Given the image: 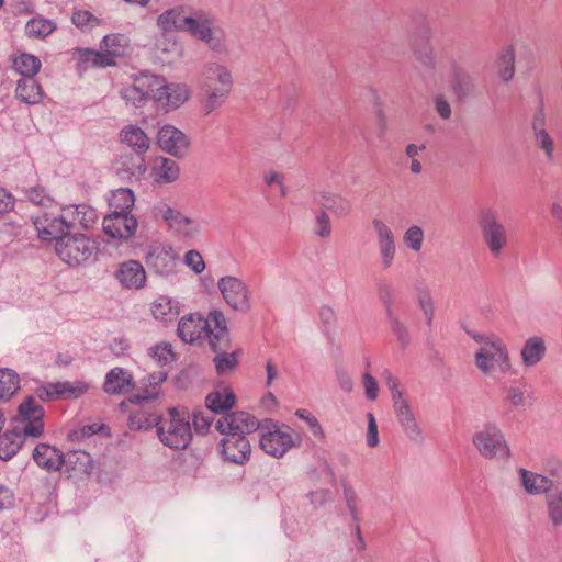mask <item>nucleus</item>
Listing matches in <instances>:
<instances>
[{"label": "nucleus", "instance_id": "f257e3e1", "mask_svg": "<svg viewBox=\"0 0 562 562\" xmlns=\"http://www.w3.org/2000/svg\"><path fill=\"white\" fill-rule=\"evenodd\" d=\"M201 93V109L205 116L218 110L234 90L235 79L232 68L220 60H207L195 77Z\"/></svg>", "mask_w": 562, "mask_h": 562}, {"label": "nucleus", "instance_id": "f03ea898", "mask_svg": "<svg viewBox=\"0 0 562 562\" xmlns=\"http://www.w3.org/2000/svg\"><path fill=\"white\" fill-rule=\"evenodd\" d=\"M476 345L473 353L475 369L485 378L496 380L513 370L510 351L506 341L495 333H470Z\"/></svg>", "mask_w": 562, "mask_h": 562}, {"label": "nucleus", "instance_id": "7ed1b4c3", "mask_svg": "<svg viewBox=\"0 0 562 562\" xmlns=\"http://www.w3.org/2000/svg\"><path fill=\"white\" fill-rule=\"evenodd\" d=\"M44 409L33 397H27L18 409L14 430L0 436V459L9 460L20 450L23 437H40L44 431Z\"/></svg>", "mask_w": 562, "mask_h": 562}, {"label": "nucleus", "instance_id": "20e7f679", "mask_svg": "<svg viewBox=\"0 0 562 562\" xmlns=\"http://www.w3.org/2000/svg\"><path fill=\"white\" fill-rule=\"evenodd\" d=\"M210 321L214 324V329H211L209 319L199 313L182 316L177 328L179 338L186 344H194L207 338L212 349L216 350L221 340L226 339V321L224 315L217 311L210 313Z\"/></svg>", "mask_w": 562, "mask_h": 562}, {"label": "nucleus", "instance_id": "39448f33", "mask_svg": "<svg viewBox=\"0 0 562 562\" xmlns=\"http://www.w3.org/2000/svg\"><path fill=\"white\" fill-rule=\"evenodd\" d=\"M33 459L40 468L47 471H57L65 465L67 471L88 473L92 468L90 454L86 451L76 450L63 454L57 448L46 443L36 446Z\"/></svg>", "mask_w": 562, "mask_h": 562}, {"label": "nucleus", "instance_id": "423d86ee", "mask_svg": "<svg viewBox=\"0 0 562 562\" xmlns=\"http://www.w3.org/2000/svg\"><path fill=\"white\" fill-rule=\"evenodd\" d=\"M157 435L162 445L176 450L186 449L192 438L189 413L170 408L166 416L160 417Z\"/></svg>", "mask_w": 562, "mask_h": 562}, {"label": "nucleus", "instance_id": "0eeeda50", "mask_svg": "<svg viewBox=\"0 0 562 562\" xmlns=\"http://www.w3.org/2000/svg\"><path fill=\"white\" fill-rule=\"evenodd\" d=\"M302 435L286 424L270 422L261 427L260 448L273 458H282L302 445Z\"/></svg>", "mask_w": 562, "mask_h": 562}, {"label": "nucleus", "instance_id": "6e6552de", "mask_svg": "<svg viewBox=\"0 0 562 562\" xmlns=\"http://www.w3.org/2000/svg\"><path fill=\"white\" fill-rule=\"evenodd\" d=\"M471 442L476 452L484 460H508L510 447L504 431L495 423L484 424L476 429L471 437Z\"/></svg>", "mask_w": 562, "mask_h": 562}, {"label": "nucleus", "instance_id": "1a4fd4ad", "mask_svg": "<svg viewBox=\"0 0 562 562\" xmlns=\"http://www.w3.org/2000/svg\"><path fill=\"white\" fill-rule=\"evenodd\" d=\"M151 213L156 221L162 223L171 234L181 239H194L201 233L202 227L196 218L182 213L165 200L156 202Z\"/></svg>", "mask_w": 562, "mask_h": 562}, {"label": "nucleus", "instance_id": "9d476101", "mask_svg": "<svg viewBox=\"0 0 562 562\" xmlns=\"http://www.w3.org/2000/svg\"><path fill=\"white\" fill-rule=\"evenodd\" d=\"M192 97L191 88L184 82H168L165 77L153 75L151 101L165 112L175 111Z\"/></svg>", "mask_w": 562, "mask_h": 562}, {"label": "nucleus", "instance_id": "9b49d317", "mask_svg": "<svg viewBox=\"0 0 562 562\" xmlns=\"http://www.w3.org/2000/svg\"><path fill=\"white\" fill-rule=\"evenodd\" d=\"M97 250V243L83 234H64L55 243L57 256L70 267L88 261Z\"/></svg>", "mask_w": 562, "mask_h": 562}, {"label": "nucleus", "instance_id": "f8f14e48", "mask_svg": "<svg viewBox=\"0 0 562 562\" xmlns=\"http://www.w3.org/2000/svg\"><path fill=\"white\" fill-rule=\"evenodd\" d=\"M479 226L481 228L482 239L488 251L494 258L501 257L508 245V234L504 224H502L495 211L486 209L479 213Z\"/></svg>", "mask_w": 562, "mask_h": 562}, {"label": "nucleus", "instance_id": "ddd939ff", "mask_svg": "<svg viewBox=\"0 0 562 562\" xmlns=\"http://www.w3.org/2000/svg\"><path fill=\"white\" fill-rule=\"evenodd\" d=\"M177 257L172 246L155 240L146 246L144 261L155 273L167 276L175 270Z\"/></svg>", "mask_w": 562, "mask_h": 562}, {"label": "nucleus", "instance_id": "4468645a", "mask_svg": "<svg viewBox=\"0 0 562 562\" xmlns=\"http://www.w3.org/2000/svg\"><path fill=\"white\" fill-rule=\"evenodd\" d=\"M217 286L223 299L233 310L241 313L250 310V292L241 279L226 276L218 280Z\"/></svg>", "mask_w": 562, "mask_h": 562}, {"label": "nucleus", "instance_id": "2eb2a0df", "mask_svg": "<svg viewBox=\"0 0 562 562\" xmlns=\"http://www.w3.org/2000/svg\"><path fill=\"white\" fill-rule=\"evenodd\" d=\"M120 139L138 156L130 173L132 176L144 175L147 168L142 156L147 153L150 147V138L148 135L140 127L130 124L122 128Z\"/></svg>", "mask_w": 562, "mask_h": 562}, {"label": "nucleus", "instance_id": "dca6fc26", "mask_svg": "<svg viewBox=\"0 0 562 562\" xmlns=\"http://www.w3.org/2000/svg\"><path fill=\"white\" fill-rule=\"evenodd\" d=\"M157 145L171 157L183 158L190 150L191 140L180 128L165 124L157 132Z\"/></svg>", "mask_w": 562, "mask_h": 562}, {"label": "nucleus", "instance_id": "f3484780", "mask_svg": "<svg viewBox=\"0 0 562 562\" xmlns=\"http://www.w3.org/2000/svg\"><path fill=\"white\" fill-rule=\"evenodd\" d=\"M260 424L258 418L247 412H234L222 416L216 422V429L223 436H244L256 431Z\"/></svg>", "mask_w": 562, "mask_h": 562}, {"label": "nucleus", "instance_id": "a211bd4d", "mask_svg": "<svg viewBox=\"0 0 562 562\" xmlns=\"http://www.w3.org/2000/svg\"><path fill=\"white\" fill-rule=\"evenodd\" d=\"M372 227L376 239L381 267L383 270H387L392 267L397 252L395 235L390 225L380 218L372 221Z\"/></svg>", "mask_w": 562, "mask_h": 562}, {"label": "nucleus", "instance_id": "6ab92c4d", "mask_svg": "<svg viewBox=\"0 0 562 562\" xmlns=\"http://www.w3.org/2000/svg\"><path fill=\"white\" fill-rule=\"evenodd\" d=\"M89 387L85 381L47 383L36 389V395L42 401L78 398L86 394Z\"/></svg>", "mask_w": 562, "mask_h": 562}, {"label": "nucleus", "instance_id": "aec40b11", "mask_svg": "<svg viewBox=\"0 0 562 562\" xmlns=\"http://www.w3.org/2000/svg\"><path fill=\"white\" fill-rule=\"evenodd\" d=\"M33 226L37 233V237L44 241L57 243L65 232V225L59 216L53 210H40L36 214L32 215Z\"/></svg>", "mask_w": 562, "mask_h": 562}, {"label": "nucleus", "instance_id": "412c9836", "mask_svg": "<svg viewBox=\"0 0 562 562\" xmlns=\"http://www.w3.org/2000/svg\"><path fill=\"white\" fill-rule=\"evenodd\" d=\"M148 177L155 186L166 187L180 179L181 167L169 157L156 156L149 164Z\"/></svg>", "mask_w": 562, "mask_h": 562}, {"label": "nucleus", "instance_id": "4be33fe9", "mask_svg": "<svg viewBox=\"0 0 562 562\" xmlns=\"http://www.w3.org/2000/svg\"><path fill=\"white\" fill-rule=\"evenodd\" d=\"M114 277L125 290H142L147 284V273L140 261L128 259L119 263Z\"/></svg>", "mask_w": 562, "mask_h": 562}, {"label": "nucleus", "instance_id": "5701e85b", "mask_svg": "<svg viewBox=\"0 0 562 562\" xmlns=\"http://www.w3.org/2000/svg\"><path fill=\"white\" fill-rule=\"evenodd\" d=\"M102 226L109 237L128 239L136 234L138 222L131 213H110L104 216Z\"/></svg>", "mask_w": 562, "mask_h": 562}, {"label": "nucleus", "instance_id": "b1692460", "mask_svg": "<svg viewBox=\"0 0 562 562\" xmlns=\"http://www.w3.org/2000/svg\"><path fill=\"white\" fill-rule=\"evenodd\" d=\"M218 451L224 460L241 465L249 461L251 446L244 436H223Z\"/></svg>", "mask_w": 562, "mask_h": 562}, {"label": "nucleus", "instance_id": "393cba45", "mask_svg": "<svg viewBox=\"0 0 562 562\" xmlns=\"http://www.w3.org/2000/svg\"><path fill=\"white\" fill-rule=\"evenodd\" d=\"M151 74H140L135 77L132 85L122 90V98L134 106L140 108L147 100H151Z\"/></svg>", "mask_w": 562, "mask_h": 562}, {"label": "nucleus", "instance_id": "a878e982", "mask_svg": "<svg viewBox=\"0 0 562 562\" xmlns=\"http://www.w3.org/2000/svg\"><path fill=\"white\" fill-rule=\"evenodd\" d=\"M148 311L156 322L167 325L177 319L180 314V306L170 296L158 295L149 303Z\"/></svg>", "mask_w": 562, "mask_h": 562}, {"label": "nucleus", "instance_id": "bb28decb", "mask_svg": "<svg viewBox=\"0 0 562 562\" xmlns=\"http://www.w3.org/2000/svg\"><path fill=\"white\" fill-rule=\"evenodd\" d=\"M58 214L66 229L76 226L88 228L94 222V212L86 204L64 206Z\"/></svg>", "mask_w": 562, "mask_h": 562}, {"label": "nucleus", "instance_id": "cd10ccee", "mask_svg": "<svg viewBox=\"0 0 562 562\" xmlns=\"http://www.w3.org/2000/svg\"><path fill=\"white\" fill-rule=\"evenodd\" d=\"M190 16L184 15V10L180 7L168 9L157 18V26L164 33L186 32Z\"/></svg>", "mask_w": 562, "mask_h": 562}, {"label": "nucleus", "instance_id": "c85d7f7f", "mask_svg": "<svg viewBox=\"0 0 562 562\" xmlns=\"http://www.w3.org/2000/svg\"><path fill=\"white\" fill-rule=\"evenodd\" d=\"M133 376L123 368H113L104 380V392L108 394H124L132 390Z\"/></svg>", "mask_w": 562, "mask_h": 562}, {"label": "nucleus", "instance_id": "c756f323", "mask_svg": "<svg viewBox=\"0 0 562 562\" xmlns=\"http://www.w3.org/2000/svg\"><path fill=\"white\" fill-rule=\"evenodd\" d=\"M546 344L540 337L528 338L520 350L521 363L525 368H533L541 362L546 355Z\"/></svg>", "mask_w": 562, "mask_h": 562}, {"label": "nucleus", "instance_id": "7c9ffc66", "mask_svg": "<svg viewBox=\"0 0 562 562\" xmlns=\"http://www.w3.org/2000/svg\"><path fill=\"white\" fill-rule=\"evenodd\" d=\"M518 474L524 490L530 495L547 493L552 487V481L542 474H538L524 468L518 470Z\"/></svg>", "mask_w": 562, "mask_h": 562}, {"label": "nucleus", "instance_id": "2f4dec72", "mask_svg": "<svg viewBox=\"0 0 562 562\" xmlns=\"http://www.w3.org/2000/svg\"><path fill=\"white\" fill-rule=\"evenodd\" d=\"M205 404L207 408L215 413L226 411L234 406L235 394L227 386H217L206 396Z\"/></svg>", "mask_w": 562, "mask_h": 562}, {"label": "nucleus", "instance_id": "473e14b6", "mask_svg": "<svg viewBox=\"0 0 562 562\" xmlns=\"http://www.w3.org/2000/svg\"><path fill=\"white\" fill-rule=\"evenodd\" d=\"M15 93L21 101L27 104H37L43 99L42 88L34 77L20 79L18 81Z\"/></svg>", "mask_w": 562, "mask_h": 562}, {"label": "nucleus", "instance_id": "72a5a7b5", "mask_svg": "<svg viewBox=\"0 0 562 562\" xmlns=\"http://www.w3.org/2000/svg\"><path fill=\"white\" fill-rule=\"evenodd\" d=\"M12 67L23 78L34 77L41 70V60L27 53H20L12 57Z\"/></svg>", "mask_w": 562, "mask_h": 562}, {"label": "nucleus", "instance_id": "f704fd0d", "mask_svg": "<svg viewBox=\"0 0 562 562\" xmlns=\"http://www.w3.org/2000/svg\"><path fill=\"white\" fill-rule=\"evenodd\" d=\"M547 514L551 525H562V482L546 496Z\"/></svg>", "mask_w": 562, "mask_h": 562}, {"label": "nucleus", "instance_id": "c9c22d12", "mask_svg": "<svg viewBox=\"0 0 562 562\" xmlns=\"http://www.w3.org/2000/svg\"><path fill=\"white\" fill-rule=\"evenodd\" d=\"M496 71L498 77L507 82L515 75V50L508 45L501 49L496 58Z\"/></svg>", "mask_w": 562, "mask_h": 562}, {"label": "nucleus", "instance_id": "e433bc0d", "mask_svg": "<svg viewBox=\"0 0 562 562\" xmlns=\"http://www.w3.org/2000/svg\"><path fill=\"white\" fill-rule=\"evenodd\" d=\"M135 203V196L131 189L121 188L112 192L109 199L111 213H131Z\"/></svg>", "mask_w": 562, "mask_h": 562}, {"label": "nucleus", "instance_id": "4c0bfd02", "mask_svg": "<svg viewBox=\"0 0 562 562\" xmlns=\"http://www.w3.org/2000/svg\"><path fill=\"white\" fill-rule=\"evenodd\" d=\"M543 125L544 116L540 113L533 120L535 139L537 146L544 151L547 158L551 159L553 157L554 145L551 136L543 128Z\"/></svg>", "mask_w": 562, "mask_h": 562}, {"label": "nucleus", "instance_id": "58836bf2", "mask_svg": "<svg viewBox=\"0 0 562 562\" xmlns=\"http://www.w3.org/2000/svg\"><path fill=\"white\" fill-rule=\"evenodd\" d=\"M207 48L214 53L223 54L227 52V41L225 31L214 24L200 40Z\"/></svg>", "mask_w": 562, "mask_h": 562}, {"label": "nucleus", "instance_id": "ea45409f", "mask_svg": "<svg viewBox=\"0 0 562 562\" xmlns=\"http://www.w3.org/2000/svg\"><path fill=\"white\" fill-rule=\"evenodd\" d=\"M387 323L392 334L396 337L402 348H406L411 342V335L406 325L392 312L391 306L386 305Z\"/></svg>", "mask_w": 562, "mask_h": 562}, {"label": "nucleus", "instance_id": "a19ab883", "mask_svg": "<svg viewBox=\"0 0 562 562\" xmlns=\"http://www.w3.org/2000/svg\"><path fill=\"white\" fill-rule=\"evenodd\" d=\"M19 389V375L11 369H0V400H9Z\"/></svg>", "mask_w": 562, "mask_h": 562}, {"label": "nucleus", "instance_id": "79ce46f5", "mask_svg": "<svg viewBox=\"0 0 562 562\" xmlns=\"http://www.w3.org/2000/svg\"><path fill=\"white\" fill-rule=\"evenodd\" d=\"M56 29V24L48 19L33 18L25 25V32L29 37L44 38L52 34Z\"/></svg>", "mask_w": 562, "mask_h": 562}, {"label": "nucleus", "instance_id": "37998d69", "mask_svg": "<svg viewBox=\"0 0 562 562\" xmlns=\"http://www.w3.org/2000/svg\"><path fill=\"white\" fill-rule=\"evenodd\" d=\"M102 43L103 48L110 50L115 58L126 55L130 49V40L123 34L106 35Z\"/></svg>", "mask_w": 562, "mask_h": 562}, {"label": "nucleus", "instance_id": "c03bdc74", "mask_svg": "<svg viewBox=\"0 0 562 562\" xmlns=\"http://www.w3.org/2000/svg\"><path fill=\"white\" fill-rule=\"evenodd\" d=\"M187 31L196 40H201L202 36L215 24V22L206 14L199 13L194 16H190L188 21Z\"/></svg>", "mask_w": 562, "mask_h": 562}, {"label": "nucleus", "instance_id": "a18cd8bd", "mask_svg": "<svg viewBox=\"0 0 562 562\" xmlns=\"http://www.w3.org/2000/svg\"><path fill=\"white\" fill-rule=\"evenodd\" d=\"M160 417L156 414L147 413L143 409L131 413L128 425L132 429H148L157 426Z\"/></svg>", "mask_w": 562, "mask_h": 562}, {"label": "nucleus", "instance_id": "49530a36", "mask_svg": "<svg viewBox=\"0 0 562 562\" xmlns=\"http://www.w3.org/2000/svg\"><path fill=\"white\" fill-rule=\"evenodd\" d=\"M81 59L93 67H109L115 65V57L104 48V52L85 50Z\"/></svg>", "mask_w": 562, "mask_h": 562}, {"label": "nucleus", "instance_id": "de8ad7c7", "mask_svg": "<svg viewBox=\"0 0 562 562\" xmlns=\"http://www.w3.org/2000/svg\"><path fill=\"white\" fill-rule=\"evenodd\" d=\"M425 233L418 225H411L403 234L404 245L413 252H419L423 248Z\"/></svg>", "mask_w": 562, "mask_h": 562}, {"label": "nucleus", "instance_id": "09e8293b", "mask_svg": "<svg viewBox=\"0 0 562 562\" xmlns=\"http://www.w3.org/2000/svg\"><path fill=\"white\" fill-rule=\"evenodd\" d=\"M452 90L459 97L467 94L473 87L472 78L461 69H456L450 79Z\"/></svg>", "mask_w": 562, "mask_h": 562}, {"label": "nucleus", "instance_id": "8fccbe9b", "mask_svg": "<svg viewBox=\"0 0 562 562\" xmlns=\"http://www.w3.org/2000/svg\"><path fill=\"white\" fill-rule=\"evenodd\" d=\"M148 352L151 359L160 366L168 364L175 359L172 347L169 342H159L153 346Z\"/></svg>", "mask_w": 562, "mask_h": 562}, {"label": "nucleus", "instance_id": "3c124183", "mask_svg": "<svg viewBox=\"0 0 562 562\" xmlns=\"http://www.w3.org/2000/svg\"><path fill=\"white\" fill-rule=\"evenodd\" d=\"M167 372L160 370L147 378V385L144 390L143 400H154L158 397L160 385L166 381Z\"/></svg>", "mask_w": 562, "mask_h": 562}, {"label": "nucleus", "instance_id": "603ef678", "mask_svg": "<svg viewBox=\"0 0 562 562\" xmlns=\"http://www.w3.org/2000/svg\"><path fill=\"white\" fill-rule=\"evenodd\" d=\"M314 201L323 209L338 211L342 209L344 200L327 191H318L314 194Z\"/></svg>", "mask_w": 562, "mask_h": 562}, {"label": "nucleus", "instance_id": "864d4df0", "mask_svg": "<svg viewBox=\"0 0 562 562\" xmlns=\"http://www.w3.org/2000/svg\"><path fill=\"white\" fill-rule=\"evenodd\" d=\"M238 362L237 352H222L214 358L215 368L218 374H225L235 369Z\"/></svg>", "mask_w": 562, "mask_h": 562}, {"label": "nucleus", "instance_id": "5fc2aeb1", "mask_svg": "<svg viewBox=\"0 0 562 562\" xmlns=\"http://www.w3.org/2000/svg\"><path fill=\"white\" fill-rule=\"evenodd\" d=\"M504 401L513 407H521L527 404V395L524 389L510 385L504 389Z\"/></svg>", "mask_w": 562, "mask_h": 562}, {"label": "nucleus", "instance_id": "6e6d98bb", "mask_svg": "<svg viewBox=\"0 0 562 562\" xmlns=\"http://www.w3.org/2000/svg\"><path fill=\"white\" fill-rule=\"evenodd\" d=\"M72 23L81 30H90L99 25V20L89 11L80 10L72 14Z\"/></svg>", "mask_w": 562, "mask_h": 562}, {"label": "nucleus", "instance_id": "4d7b16f0", "mask_svg": "<svg viewBox=\"0 0 562 562\" xmlns=\"http://www.w3.org/2000/svg\"><path fill=\"white\" fill-rule=\"evenodd\" d=\"M184 265L192 269L196 274L202 273L205 270V262L202 255L198 250H188L183 258Z\"/></svg>", "mask_w": 562, "mask_h": 562}, {"label": "nucleus", "instance_id": "13d9d810", "mask_svg": "<svg viewBox=\"0 0 562 562\" xmlns=\"http://www.w3.org/2000/svg\"><path fill=\"white\" fill-rule=\"evenodd\" d=\"M401 426L406 437L411 441L415 443L423 442L424 434L415 417L408 422L403 423Z\"/></svg>", "mask_w": 562, "mask_h": 562}, {"label": "nucleus", "instance_id": "bf43d9fd", "mask_svg": "<svg viewBox=\"0 0 562 562\" xmlns=\"http://www.w3.org/2000/svg\"><path fill=\"white\" fill-rule=\"evenodd\" d=\"M394 409L396 413V417L402 425L405 422L413 419L415 416L412 412L408 403L403 398V396L398 395V398L394 402Z\"/></svg>", "mask_w": 562, "mask_h": 562}, {"label": "nucleus", "instance_id": "052dcab7", "mask_svg": "<svg viewBox=\"0 0 562 562\" xmlns=\"http://www.w3.org/2000/svg\"><path fill=\"white\" fill-rule=\"evenodd\" d=\"M368 431H367V445L370 448H375L379 445V430L375 417L372 413H368Z\"/></svg>", "mask_w": 562, "mask_h": 562}, {"label": "nucleus", "instance_id": "680f3d73", "mask_svg": "<svg viewBox=\"0 0 562 562\" xmlns=\"http://www.w3.org/2000/svg\"><path fill=\"white\" fill-rule=\"evenodd\" d=\"M414 54L418 60L428 65L432 61V47L427 40L420 42V44L414 47Z\"/></svg>", "mask_w": 562, "mask_h": 562}, {"label": "nucleus", "instance_id": "e2e57ef3", "mask_svg": "<svg viewBox=\"0 0 562 562\" xmlns=\"http://www.w3.org/2000/svg\"><path fill=\"white\" fill-rule=\"evenodd\" d=\"M315 233L322 238L328 237L331 233L330 220L325 212H321L316 216Z\"/></svg>", "mask_w": 562, "mask_h": 562}, {"label": "nucleus", "instance_id": "0e129e2a", "mask_svg": "<svg viewBox=\"0 0 562 562\" xmlns=\"http://www.w3.org/2000/svg\"><path fill=\"white\" fill-rule=\"evenodd\" d=\"M418 304L428 322H431L434 316V302L428 291H420L418 293Z\"/></svg>", "mask_w": 562, "mask_h": 562}, {"label": "nucleus", "instance_id": "69168bd1", "mask_svg": "<svg viewBox=\"0 0 562 562\" xmlns=\"http://www.w3.org/2000/svg\"><path fill=\"white\" fill-rule=\"evenodd\" d=\"M27 199L37 205L49 206L52 204V200L47 196L42 188H31L26 192Z\"/></svg>", "mask_w": 562, "mask_h": 562}, {"label": "nucleus", "instance_id": "338daca9", "mask_svg": "<svg viewBox=\"0 0 562 562\" xmlns=\"http://www.w3.org/2000/svg\"><path fill=\"white\" fill-rule=\"evenodd\" d=\"M15 494L5 485H0V510H7L14 506Z\"/></svg>", "mask_w": 562, "mask_h": 562}, {"label": "nucleus", "instance_id": "774afa93", "mask_svg": "<svg viewBox=\"0 0 562 562\" xmlns=\"http://www.w3.org/2000/svg\"><path fill=\"white\" fill-rule=\"evenodd\" d=\"M363 386L366 395L369 400H375L378 397V383L370 373L363 374Z\"/></svg>", "mask_w": 562, "mask_h": 562}]
</instances>
